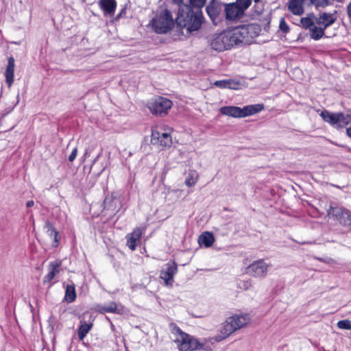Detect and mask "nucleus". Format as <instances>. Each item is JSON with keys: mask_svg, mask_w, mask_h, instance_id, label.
Returning a JSON list of instances; mask_svg holds the SVG:
<instances>
[{"mask_svg": "<svg viewBox=\"0 0 351 351\" xmlns=\"http://www.w3.org/2000/svg\"><path fill=\"white\" fill-rule=\"evenodd\" d=\"M236 3L244 10H246L252 3V0H237Z\"/></svg>", "mask_w": 351, "mask_h": 351, "instance_id": "nucleus-32", "label": "nucleus"}, {"mask_svg": "<svg viewBox=\"0 0 351 351\" xmlns=\"http://www.w3.org/2000/svg\"><path fill=\"white\" fill-rule=\"evenodd\" d=\"M305 0H289L287 5L289 10L295 15H301L304 13L303 3Z\"/></svg>", "mask_w": 351, "mask_h": 351, "instance_id": "nucleus-20", "label": "nucleus"}, {"mask_svg": "<svg viewBox=\"0 0 351 351\" xmlns=\"http://www.w3.org/2000/svg\"><path fill=\"white\" fill-rule=\"evenodd\" d=\"M119 203V201L112 196L107 197L104 202L105 208L112 210L113 212L117 210V204Z\"/></svg>", "mask_w": 351, "mask_h": 351, "instance_id": "nucleus-26", "label": "nucleus"}, {"mask_svg": "<svg viewBox=\"0 0 351 351\" xmlns=\"http://www.w3.org/2000/svg\"><path fill=\"white\" fill-rule=\"evenodd\" d=\"M176 337L174 340L180 351H194L203 349L204 343L194 337L175 328Z\"/></svg>", "mask_w": 351, "mask_h": 351, "instance_id": "nucleus-5", "label": "nucleus"}, {"mask_svg": "<svg viewBox=\"0 0 351 351\" xmlns=\"http://www.w3.org/2000/svg\"><path fill=\"white\" fill-rule=\"evenodd\" d=\"M268 265L263 261H254L245 269V273L255 277L263 276L266 274Z\"/></svg>", "mask_w": 351, "mask_h": 351, "instance_id": "nucleus-13", "label": "nucleus"}, {"mask_svg": "<svg viewBox=\"0 0 351 351\" xmlns=\"http://www.w3.org/2000/svg\"><path fill=\"white\" fill-rule=\"evenodd\" d=\"M117 310V304L114 302H110L108 306H102L99 309L100 313L108 312L114 313Z\"/></svg>", "mask_w": 351, "mask_h": 351, "instance_id": "nucleus-28", "label": "nucleus"}, {"mask_svg": "<svg viewBox=\"0 0 351 351\" xmlns=\"http://www.w3.org/2000/svg\"><path fill=\"white\" fill-rule=\"evenodd\" d=\"M61 265V262L60 261H56L51 263L49 265V271L48 274L44 278V282H49L52 280L56 274H58L60 271V267Z\"/></svg>", "mask_w": 351, "mask_h": 351, "instance_id": "nucleus-21", "label": "nucleus"}, {"mask_svg": "<svg viewBox=\"0 0 351 351\" xmlns=\"http://www.w3.org/2000/svg\"><path fill=\"white\" fill-rule=\"evenodd\" d=\"M244 10L236 2L226 6V18L229 20H235L243 16Z\"/></svg>", "mask_w": 351, "mask_h": 351, "instance_id": "nucleus-14", "label": "nucleus"}, {"mask_svg": "<svg viewBox=\"0 0 351 351\" xmlns=\"http://www.w3.org/2000/svg\"><path fill=\"white\" fill-rule=\"evenodd\" d=\"M221 10V4L215 0H212L206 7V12L211 20L215 22Z\"/></svg>", "mask_w": 351, "mask_h": 351, "instance_id": "nucleus-17", "label": "nucleus"}, {"mask_svg": "<svg viewBox=\"0 0 351 351\" xmlns=\"http://www.w3.org/2000/svg\"><path fill=\"white\" fill-rule=\"evenodd\" d=\"M337 20L335 13L321 12L317 17L308 14L300 19L301 26L309 30L312 39L317 40L324 36V30Z\"/></svg>", "mask_w": 351, "mask_h": 351, "instance_id": "nucleus-1", "label": "nucleus"}, {"mask_svg": "<svg viewBox=\"0 0 351 351\" xmlns=\"http://www.w3.org/2000/svg\"><path fill=\"white\" fill-rule=\"evenodd\" d=\"M316 8H325L330 3V0H310Z\"/></svg>", "mask_w": 351, "mask_h": 351, "instance_id": "nucleus-30", "label": "nucleus"}, {"mask_svg": "<svg viewBox=\"0 0 351 351\" xmlns=\"http://www.w3.org/2000/svg\"><path fill=\"white\" fill-rule=\"evenodd\" d=\"M142 235V230L136 228L133 232L128 235L127 245L130 249L134 250L137 245V242L139 241Z\"/></svg>", "mask_w": 351, "mask_h": 351, "instance_id": "nucleus-19", "label": "nucleus"}, {"mask_svg": "<svg viewBox=\"0 0 351 351\" xmlns=\"http://www.w3.org/2000/svg\"><path fill=\"white\" fill-rule=\"evenodd\" d=\"M149 25L156 32L165 34L173 27L174 21L170 12L165 10L151 21Z\"/></svg>", "mask_w": 351, "mask_h": 351, "instance_id": "nucleus-8", "label": "nucleus"}, {"mask_svg": "<svg viewBox=\"0 0 351 351\" xmlns=\"http://www.w3.org/2000/svg\"><path fill=\"white\" fill-rule=\"evenodd\" d=\"M320 116L324 121L337 128H343L351 123V114L343 113H332L327 110L321 112Z\"/></svg>", "mask_w": 351, "mask_h": 351, "instance_id": "nucleus-9", "label": "nucleus"}, {"mask_svg": "<svg viewBox=\"0 0 351 351\" xmlns=\"http://www.w3.org/2000/svg\"><path fill=\"white\" fill-rule=\"evenodd\" d=\"M251 322V318L248 315L235 314L228 317L222 324L219 333L215 337L217 341H221L233 332L241 328L247 327Z\"/></svg>", "mask_w": 351, "mask_h": 351, "instance_id": "nucleus-3", "label": "nucleus"}, {"mask_svg": "<svg viewBox=\"0 0 351 351\" xmlns=\"http://www.w3.org/2000/svg\"><path fill=\"white\" fill-rule=\"evenodd\" d=\"M328 216L337 220L341 224L346 227L351 226V214L343 208L330 206L327 210Z\"/></svg>", "mask_w": 351, "mask_h": 351, "instance_id": "nucleus-10", "label": "nucleus"}, {"mask_svg": "<svg viewBox=\"0 0 351 351\" xmlns=\"http://www.w3.org/2000/svg\"><path fill=\"white\" fill-rule=\"evenodd\" d=\"M261 31V27L256 24L241 25L228 29L233 47L240 44H250L259 35Z\"/></svg>", "mask_w": 351, "mask_h": 351, "instance_id": "nucleus-4", "label": "nucleus"}, {"mask_svg": "<svg viewBox=\"0 0 351 351\" xmlns=\"http://www.w3.org/2000/svg\"><path fill=\"white\" fill-rule=\"evenodd\" d=\"M346 133L349 137L351 138V126L346 130Z\"/></svg>", "mask_w": 351, "mask_h": 351, "instance_id": "nucleus-38", "label": "nucleus"}, {"mask_svg": "<svg viewBox=\"0 0 351 351\" xmlns=\"http://www.w3.org/2000/svg\"><path fill=\"white\" fill-rule=\"evenodd\" d=\"M280 28L282 31L287 32L289 30V27L286 24L285 20L283 19H281L280 23Z\"/></svg>", "mask_w": 351, "mask_h": 351, "instance_id": "nucleus-34", "label": "nucleus"}, {"mask_svg": "<svg viewBox=\"0 0 351 351\" xmlns=\"http://www.w3.org/2000/svg\"><path fill=\"white\" fill-rule=\"evenodd\" d=\"M214 85L222 88H228L235 89L237 84L231 80H218L214 82Z\"/></svg>", "mask_w": 351, "mask_h": 351, "instance_id": "nucleus-27", "label": "nucleus"}, {"mask_svg": "<svg viewBox=\"0 0 351 351\" xmlns=\"http://www.w3.org/2000/svg\"><path fill=\"white\" fill-rule=\"evenodd\" d=\"M263 105L255 104L239 108L237 106H224L219 109V112L226 116L234 118H242L253 115L261 112L263 109Z\"/></svg>", "mask_w": 351, "mask_h": 351, "instance_id": "nucleus-6", "label": "nucleus"}, {"mask_svg": "<svg viewBox=\"0 0 351 351\" xmlns=\"http://www.w3.org/2000/svg\"><path fill=\"white\" fill-rule=\"evenodd\" d=\"M228 29L219 33L210 34L208 37V45L217 51H223L233 47Z\"/></svg>", "mask_w": 351, "mask_h": 351, "instance_id": "nucleus-7", "label": "nucleus"}, {"mask_svg": "<svg viewBox=\"0 0 351 351\" xmlns=\"http://www.w3.org/2000/svg\"><path fill=\"white\" fill-rule=\"evenodd\" d=\"M348 16L351 18V2L348 5Z\"/></svg>", "mask_w": 351, "mask_h": 351, "instance_id": "nucleus-37", "label": "nucleus"}, {"mask_svg": "<svg viewBox=\"0 0 351 351\" xmlns=\"http://www.w3.org/2000/svg\"><path fill=\"white\" fill-rule=\"evenodd\" d=\"M34 201H32V200H29V201H28V202L26 203V206H27V207H28V208H30V207L33 206H34Z\"/></svg>", "mask_w": 351, "mask_h": 351, "instance_id": "nucleus-36", "label": "nucleus"}, {"mask_svg": "<svg viewBox=\"0 0 351 351\" xmlns=\"http://www.w3.org/2000/svg\"><path fill=\"white\" fill-rule=\"evenodd\" d=\"M260 0H254L256 3L258 2Z\"/></svg>", "mask_w": 351, "mask_h": 351, "instance_id": "nucleus-40", "label": "nucleus"}, {"mask_svg": "<svg viewBox=\"0 0 351 351\" xmlns=\"http://www.w3.org/2000/svg\"><path fill=\"white\" fill-rule=\"evenodd\" d=\"M45 228L47 229V232L51 237H54V240L56 241V237L58 232L53 227L51 223L49 221H47L45 226Z\"/></svg>", "mask_w": 351, "mask_h": 351, "instance_id": "nucleus-29", "label": "nucleus"}, {"mask_svg": "<svg viewBox=\"0 0 351 351\" xmlns=\"http://www.w3.org/2000/svg\"><path fill=\"white\" fill-rule=\"evenodd\" d=\"M215 238L212 233L205 232L200 235L199 237V243L201 245H204L206 247H210L214 243Z\"/></svg>", "mask_w": 351, "mask_h": 351, "instance_id": "nucleus-22", "label": "nucleus"}, {"mask_svg": "<svg viewBox=\"0 0 351 351\" xmlns=\"http://www.w3.org/2000/svg\"><path fill=\"white\" fill-rule=\"evenodd\" d=\"M173 103L171 100L158 97L148 104V108L154 114H166L169 109L171 108Z\"/></svg>", "mask_w": 351, "mask_h": 351, "instance_id": "nucleus-11", "label": "nucleus"}, {"mask_svg": "<svg viewBox=\"0 0 351 351\" xmlns=\"http://www.w3.org/2000/svg\"><path fill=\"white\" fill-rule=\"evenodd\" d=\"M98 4L104 16L111 17L114 15L117 7L115 0H99Z\"/></svg>", "mask_w": 351, "mask_h": 351, "instance_id": "nucleus-16", "label": "nucleus"}, {"mask_svg": "<svg viewBox=\"0 0 351 351\" xmlns=\"http://www.w3.org/2000/svg\"><path fill=\"white\" fill-rule=\"evenodd\" d=\"M77 154V148L75 147L73 149L71 154H70V156L69 157V161L73 162L75 159Z\"/></svg>", "mask_w": 351, "mask_h": 351, "instance_id": "nucleus-35", "label": "nucleus"}, {"mask_svg": "<svg viewBox=\"0 0 351 351\" xmlns=\"http://www.w3.org/2000/svg\"><path fill=\"white\" fill-rule=\"evenodd\" d=\"M177 265L175 263L167 265V269L161 271L160 278L165 282L167 285L172 284L173 278L177 272Z\"/></svg>", "mask_w": 351, "mask_h": 351, "instance_id": "nucleus-15", "label": "nucleus"}, {"mask_svg": "<svg viewBox=\"0 0 351 351\" xmlns=\"http://www.w3.org/2000/svg\"><path fill=\"white\" fill-rule=\"evenodd\" d=\"M76 298L75 288L73 285H68L66 287L64 300L67 302H73Z\"/></svg>", "mask_w": 351, "mask_h": 351, "instance_id": "nucleus-25", "label": "nucleus"}, {"mask_svg": "<svg viewBox=\"0 0 351 351\" xmlns=\"http://www.w3.org/2000/svg\"><path fill=\"white\" fill-rule=\"evenodd\" d=\"M199 180V174L195 170H190L185 180V184L191 187L194 186Z\"/></svg>", "mask_w": 351, "mask_h": 351, "instance_id": "nucleus-24", "label": "nucleus"}, {"mask_svg": "<svg viewBox=\"0 0 351 351\" xmlns=\"http://www.w3.org/2000/svg\"><path fill=\"white\" fill-rule=\"evenodd\" d=\"M206 0H191V4L194 7L200 10L206 3Z\"/></svg>", "mask_w": 351, "mask_h": 351, "instance_id": "nucleus-33", "label": "nucleus"}, {"mask_svg": "<svg viewBox=\"0 0 351 351\" xmlns=\"http://www.w3.org/2000/svg\"><path fill=\"white\" fill-rule=\"evenodd\" d=\"M14 59L13 57H10L5 73V81L8 87H10L14 82Z\"/></svg>", "mask_w": 351, "mask_h": 351, "instance_id": "nucleus-18", "label": "nucleus"}, {"mask_svg": "<svg viewBox=\"0 0 351 351\" xmlns=\"http://www.w3.org/2000/svg\"><path fill=\"white\" fill-rule=\"evenodd\" d=\"M203 21L201 10H193L186 4L180 5L178 8L176 23L179 27L186 29L187 33L199 30Z\"/></svg>", "mask_w": 351, "mask_h": 351, "instance_id": "nucleus-2", "label": "nucleus"}, {"mask_svg": "<svg viewBox=\"0 0 351 351\" xmlns=\"http://www.w3.org/2000/svg\"><path fill=\"white\" fill-rule=\"evenodd\" d=\"M337 326L340 329L350 330L351 329V321L349 319H343L337 322Z\"/></svg>", "mask_w": 351, "mask_h": 351, "instance_id": "nucleus-31", "label": "nucleus"}, {"mask_svg": "<svg viewBox=\"0 0 351 351\" xmlns=\"http://www.w3.org/2000/svg\"><path fill=\"white\" fill-rule=\"evenodd\" d=\"M173 1L180 6V5H182L181 3L182 2V0H173Z\"/></svg>", "mask_w": 351, "mask_h": 351, "instance_id": "nucleus-39", "label": "nucleus"}, {"mask_svg": "<svg viewBox=\"0 0 351 351\" xmlns=\"http://www.w3.org/2000/svg\"><path fill=\"white\" fill-rule=\"evenodd\" d=\"M91 323H86L85 321L80 322V326L78 329V337L80 340H83L88 332L92 328Z\"/></svg>", "mask_w": 351, "mask_h": 351, "instance_id": "nucleus-23", "label": "nucleus"}, {"mask_svg": "<svg viewBox=\"0 0 351 351\" xmlns=\"http://www.w3.org/2000/svg\"><path fill=\"white\" fill-rule=\"evenodd\" d=\"M152 143L162 147V148H169L172 145V138L169 134L167 132L160 133L158 131L152 130Z\"/></svg>", "mask_w": 351, "mask_h": 351, "instance_id": "nucleus-12", "label": "nucleus"}]
</instances>
